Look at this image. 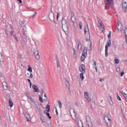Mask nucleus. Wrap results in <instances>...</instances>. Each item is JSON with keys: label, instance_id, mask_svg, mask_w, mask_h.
<instances>
[{"label": "nucleus", "instance_id": "nucleus-1", "mask_svg": "<svg viewBox=\"0 0 127 127\" xmlns=\"http://www.w3.org/2000/svg\"><path fill=\"white\" fill-rule=\"evenodd\" d=\"M62 29L65 32H68L69 31V26H70V23L67 21V20L63 19L62 21Z\"/></svg>", "mask_w": 127, "mask_h": 127}, {"label": "nucleus", "instance_id": "nucleus-2", "mask_svg": "<svg viewBox=\"0 0 127 127\" xmlns=\"http://www.w3.org/2000/svg\"><path fill=\"white\" fill-rule=\"evenodd\" d=\"M122 8L123 10L127 13V0H122Z\"/></svg>", "mask_w": 127, "mask_h": 127}, {"label": "nucleus", "instance_id": "nucleus-3", "mask_svg": "<svg viewBox=\"0 0 127 127\" xmlns=\"http://www.w3.org/2000/svg\"><path fill=\"white\" fill-rule=\"evenodd\" d=\"M51 11L49 14V18L51 20V21H54V22H55L54 13H53V11H52V8H51Z\"/></svg>", "mask_w": 127, "mask_h": 127}, {"label": "nucleus", "instance_id": "nucleus-4", "mask_svg": "<svg viewBox=\"0 0 127 127\" xmlns=\"http://www.w3.org/2000/svg\"><path fill=\"white\" fill-rule=\"evenodd\" d=\"M107 45H105V56L106 57H107V56H108V47H110V46H111V40H109L107 42Z\"/></svg>", "mask_w": 127, "mask_h": 127}, {"label": "nucleus", "instance_id": "nucleus-5", "mask_svg": "<svg viewBox=\"0 0 127 127\" xmlns=\"http://www.w3.org/2000/svg\"><path fill=\"white\" fill-rule=\"evenodd\" d=\"M108 3L105 5V8H110V5H114L115 3H114V0H106Z\"/></svg>", "mask_w": 127, "mask_h": 127}, {"label": "nucleus", "instance_id": "nucleus-6", "mask_svg": "<svg viewBox=\"0 0 127 127\" xmlns=\"http://www.w3.org/2000/svg\"><path fill=\"white\" fill-rule=\"evenodd\" d=\"M84 34H87V31L88 35H89V38H90V30H89V26H88V23L87 22H86V26L84 28Z\"/></svg>", "mask_w": 127, "mask_h": 127}, {"label": "nucleus", "instance_id": "nucleus-7", "mask_svg": "<svg viewBox=\"0 0 127 127\" xmlns=\"http://www.w3.org/2000/svg\"><path fill=\"white\" fill-rule=\"evenodd\" d=\"M26 96L27 98H28L30 101L35 104V105H36V104H37V102L34 101V99H33L32 97H31V96H30V94H29L28 93H26Z\"/></svg>", "mask_w": 127, "mask_h": 127}, {"label": "nucleus", "instance_id": "nucleus-8", "mask_svg": "<svg viewBox=\"0 0 127 127\" xmlns=\"http://www.w3.org/2000/svg\"><path fill=\"white\" fill-rule=\"evenodd\" d=\"M116 28H117L118 31H122V30H123L124 29L123 24L121 22H118V25H116Z\"/></svg>", "mask_w": 127, "mask_h": 127}, {"label": "nucleus", "instance_id": "nucleus-9", "mask_svg": "<svg viewBox=\"0 0 127 127\" xmlns=\"http://www.w3.org/2000/svg\"><path fill=\"white\" fill-rule=\"evenodd\" d=\"M25 32H26V27H23L22 33H23V38H24V39L27 40V35H26V33H25Z\"/></svg>", "mask_w": 127, "mask_h": 127}, {"label": "nucleus", "instance_id": "nucleus-10", "mask_svg": "<svg viewBox=\"0 0 127 127\" xmlns=\"http://www.w3.org/2000/svg\"><path fill=\"white\" fill-rule=\"evenodd\" d=\"M97 20L98 21V23L101 28H105V27L104 26V25H103V22L102 21V20L99 17H97Z\"/></svg>", "mask_w": 127, "mask_h": 127}, {"label": "nucleus", "instance_id": "nucleus-11", "mask_svg": "<svg viewBox=\"0 0 127 127\" xmlns=\"http://www.w3.org/2000/svg\"><path fill=\"white\" fill-rule=\"evenodd\" d=\"M2 85L3 86V88L4 89V90H5V91H7V90H8V86H7V83H6V82H3Z\"/></svg>", "mask_w": 127, "mask_h": 127}, {"label": "nucleus", "instance_id": "nucleus-12", "mask_svg": "<svg viewBox=\"0 0 127 127\" xmlns=\"http://www.w3.org/2000/svg\"><path fill=\"white\" fill-rule=\"evenodd\" d=\"M79 71H80V72H81V73H80V78L81 79V80L83 81V80H84V74H85V72H84V71H81V67H79Z\"/></svg>", "mask_w": 127, "mask_h": 127}, {"label": "nucleus", "instance_id": "nucleus-13", "mask_svg": "<svg viewBox=\"0 0 127 127\" xmlns=\"http://www.w3.org/2000/svg\"><path fill=\"white\" fill-rule=\"evenodd\" d=\"M32 88L34 89L35 92H36V93H39V89H38V87H37V86L33 84L32 85Z\"/></svg>", "mask_w": 127, "mask_h": 127}, {"label": "nucleus", "instance_id": "nucleus-14", "mask_svg": "<svg viewBox=\"0 0 127 127\" xmlns=\"http://www.w3.org/2000/svg\"><path fill=\"white\" fill-rule=\"evenodd\" d=\"M19 24L22 26V27H26L25 25H26V24H25V22L24 21H21L19 23Z\"/></svg>", "mask_w": 127, "mask_h": 127}, {"label": "nucleus", "instance_id": "nucleus-15", "mask_svg": "<svg viewBox=\"0 0 127 127\" xmlns=\"http://www.w3.org/2000/svg\"><path fill=\"white\" fill-rule=\"evenodd\" d=\"M25 117L26 119H27V122H29L30 120H31V118H30V116L28 114H25Z\"/></svg>", "mask_w": 127, "mask_h": 127}, {"label": "nucleus", "instance_id": "nucleus-16", "mask_svg": "<svg viewBox=\"0 0 127 127\" xmlns=\"http://www.w3.org/2000/svg\"><path fill=\"white\" fill-rule=\"evenodd\" d=\"M73 25L75 28H78L79 27V23H78V21H75V22H73Z\"/></svg>", "mask_w": 127, "mask_h": 127}, {"label": "nucleus", "instance_id": "nucleus-17", "mask_svg": "<svg viewBox=\"0 0 127 127\" xmlns=\"http://www.w3.org/2000/svg\"><path fill=\"white\" fill-rule=\"evenodd\" d=\"M9 105L10 108H12V107H13V103L12 102V100L11 99V98H9Z\"/></svg>", "mask_w": 127, "mask_h": 127}, {"label": "nucleus", "instance_id": "nucleus-18", "mask_svg": "<svg viewBox=\"0 0 127 127\" xmlns=\"http://www.w3.org/2000/svg\"><path fill=\"white\" fill-rule=\"evenodd\" d=\"M81 71H82V72H84V73H86V71H85V69H86V67H85V65L84 64H81Z\"/></svg>", "mask_w": 127, "mask_h": 127}, {"label": "nucleus", "instance_id": "nucleus-19", "mask_svg": "<svg viewBox=\"0 0 127 127\" xmlns=\"http://www.w3.org/2000/svg\"><path fill=\"white\" fill-rule=\"evenodd\" d=\"M71 20L73 22H75L77 21V18H76V16L74 15H72V16L71 17Z\"/></svg>", "mask_w": 127, "mask_h": 127}, {"label": "nucleus", "instance_id": "nucleus-20", "mask_svg": "<svg viewBox=\"0 0 127 127\" xmlns=\"http://www.w3.org/2000/svg\"><path fill=\"white\" fill-rule=\"evenodd\" d=\"M57 66L58 68H60V63H59V60L57 57L56 58Z\"/></svg>", "mask_w": 127, "mask_h": 127}, {"label": "nucleus", "instance_id": "nucleus-21", "mask_svg": "<svg viewBox=\"0 0 127 127\" xmlns=\"http://www.w3.org/2000/svg\"><path fill=\"white\" fill-rule=\"evenodd\" d=\"M37 54H39V52L38 51V49H34V55H36Z\"/></svg>", "mask_w": 127, "mask_h": 127}, {"label": "nucleus", "instance_id": "nucleus-22", "mask_svg": "<svg viewBox=\"0 0 127 127\" xmlns=\"http://www.w3.org/2000/svg\"><path fill=\"white\" fill-rule=\"evenodd\" d=\"M40 119L43 123V124L45 123V119H43V115H42V114H40Z\"/></svg>", "mask_w": 127, "mask_h": 127}, {"label": "nucleus", "instance_id": "nucleus-23", "mask_svg": "<svg viewBox=\"0 0 127 127\" xmlns=\"http://www.w3.org/2000/svg\"><path fill=\"white\" fill-rule=\"evenodd\" d=\"M28 69H27V71H29V72H30V73H32V68L31 67V66H30V65H28Z\"/></svg>", "mask_w": 127, "mask_h": 127}, {"label": "nucleus", "instance_id": "nucleus-24", "mask_svg": "<svg viewBox=\"0 0 127 127\" xmlns=\"http://www.w3.org/2000/svg\"><path fill=\"white\" fill-rule=\"evenodd\" d=\"M4 58V57L3 56V55L1 54H0V61L1 62H3Z\"/></svg>", "mask_w": 127, "mask_h": 127}, {"label": "nucleus", "instance_id": "nucleus-25", "mask_svg": "<svg viewBox=\"0 0 127 127\" xmlns=\"http://www.w3.org/2000/svg\"><path fill=\"white\" fill-rule=\"evenodd\" d=\"M7 29H5V34L6 36V39H8V32Z\"/></svg>", "mask_w": 127, "mask_h": 127}, {"label": "nucleus", "instance_id": "nucleus-26", "mask_svg": "<svg viewBox=\"0 0 127 127\" xmlns=\"http://www.w3.org/2000/svg\"><path fill=\"white\" fill-rule=\"evenodd\" d=\"M46 110H47V112H50V105L47 104V107H46Z\"/></svg>", "mask_w": 127, "mask_h": 127}, {"label": "nucleus", "instance_id": "nucleus-27", "mask_svg": "<svg viewBox=\"0 0 127 127\" xmlns=\"http://www.w3.org/2000/svg\"><path fill=\"white\" fill-rule=\"evenodd\" d=\"M46 115H47L48 118H49L50 119V120H51V119H52V117H51V116H50V114H49V112H48L46 113Z\"/></svg>", "mask_w": 127, "mask_h": 127}, {"label": "nucleus", "instance_id": "nucleus-28", "mask_svg": "<svg viewBox=\"0 0 127 127\" xmlns=\"http://www.w3.org/2000/svg\"><path fill=\"white\" fill-rule=\"evenodd\" d=\"M110 101H109V103L111 106L114 105V102H113V100H112V96H110Z\"/></svg>", "mask_w": 127, "mask_h": 127}, {"label": "nucleus", "instance_id": "nucleus-29", "mask_svg": "<svg viewBox=\"0 0 127 127\" xmlns=\"http://www.w3.org/2000/svg\"><path fill=\"white\" fill-rule=\"evenodd\" d=\"M105 123L107 124L108 127H112V123L111 122H107V121H105Z\"/></svg>", "mask_w": 127, "mask_h": 127}, {"label": "nucleus", "instance_id": "nucleus-30", "mask_svg": "<svg viewBox=\"0 0 127 127\" xmlns=\"http://www.w3.org/2000/svg\"><path fill=\"white\" fill-rule=\"evenodd\" d=\"M13 38L16 40V42H18V38H17V36H16V34L13 35Z\"/></svg>", "mask_w": 127, "mask_h": 127}, {"label": "nucleus", "instance_id": "nucleus-31", "mask_svg": "<svg viewBox=\"0 0 127 127\" xmlns=\"http://www.w3.org/2000/svg\"><path fill=\"white\" fill-rule=\"evenodd\" d=\"M84 96H85V98H88V97H89V93H88L87 91H85L84 92Z\"/></svg>", "mask_w": 127, "mask_h": 127}, {"label": "nucleus", "instance_id": "nucleus-32", "mask_svg": "<svg viewBox=\"0 0 127 127\" xmlns=\"http://www.w3.org/2000/svg\"><path fill=\"white\" fill-rule=\"evenodd\" d=\"M58 103L59 104V107L61 109L62 108V103H61V101H58Z\"/></svg>", "mask_w": 127, "mask_h": 127}, {"label": "nucleus", "instance_id": "nucleus-33", "mask_svg": "<svg viewBox=\"0 0 127 127\" xmlns=\"http://www.w3.org/2000/svg\"><path fill=\"white\" fill-rule=\"evenodd\" d=\"M115 62L116 64H119V63H120V61L119 60V59L118 58L115 59Z\"/></svg>", "mask_w": 127, "mask_h": 127}, {"label": "nucleus", "instance_id": "nucleus-34", "mask_svg": "<svg viewBox=\"0 0 127 127\" xmlns=\"http://www.w3.org/2000/svg\"><path fill=\"white\" fill-rule=\"evenodd\" d=\"M87 52H88V50L87 49V48L84 47V48H83V52L84 53H86V54H87Z\"/></svg>", "mask_w": 127, "mask_h": 127}, {"label": "nucleus", "instance_id": "nucleus-35", "mask_svg": "<svg viewBox=\"0 0 127 127\" xmlns=\"http://www.w3.org/2000/svg\"><path fill=\"white\" fill-rule=\"evenodd\" d=\"M85 58H85V57H82V56H81V58H80L81 61L82 62H84V61H85Z\"/></svg>", "mask_w": 127, "mask_h": 127}, {"label": "nucleus", "instance_id": "nucleus-36", "mask_svg": "<svg viewBox=\"0 0 127 127\" xmlns=\"http://www.w3.org/2000/svg\"><path fill=\"white\" fill-rule=\"evenodd\" d=\"M86 122H89L90 120V116H86Z\"/></svg>", "mask_w": 127, "mask_h": 127}, {"label": "nucleus", "instance_id": "nucleus-37", "mask_svg": "<svg viewBox=\"0 0 127 127\" xmlns=\"http://www.w3.org/2000/svg\"><path fill=\"white\" fill-rule=\"evenodd\" d=\"M83 26V23L82 22H79V28L80 29H82V27Z\"/></svg>", "mask_w": 127, "mask_h": 127}, {"label": "nucleus", "instance_id": "nucleus-38", "mask_svg": "<svg viewBox=\"0 0 127 127\" xmlns=\"http://www.w3.org/2000/svg\"><path fill=\"white\" fill-rule=\"evenodd\" d=\"M36 55V59H40V56L39 55V54H38L37 55Z\"/></svg>", "mask_w": 127, "mask_h": 127}, {"label": "nucleus", "instance_id": "nucleus-39", "mask_svg": "<svg viewBox=\"0 0 127 127\" xmlns=\"http://www.w3.org/2000/svg\"><path fill=\"white\" fill-rule=\"evenodd\" d=\"M117 96L118 100H119V101H122V99L121 98V97L119 96V94H118V93H117Z\"/></svg>", "mask_w": 127, "mask_h": 127}, {"label": "nucleus", "instance_id": "nucleus-40", "mask_svg": "<svg viewBox=\"0 0 127 127\" xmlns=\"http://www.w3.org/2000/svg\"><path fill=\"white\" fill-rule=\"evenodd\" d=\"M39 101L41 102V103H43V99H42V97L40 95L39 96Z\"/></svg>", "mask_w": 127, "mask_h": 127}, {"label": "nucleus", "instance_id": "nucleus-41", "mask_svg": "<svg viewBox=\"0 0 127 127\" xmlns=\"http://www.w3.org/2000/svg\"><path fill=\"white\" fill-rule=\"evenodd\" d=\"M107 118H110L108 115H104V121H106V120L107 119Z\"/></svg>", "mask_w": 127, "mask_h": 127}, {"label": "nucleus", "instance_id": "nucleus-42", "mask_svg": "<svg viewBox=\"0 0 127 127\" xmlns=\"http://www.w3.org/2000/svg\"><path fill=\"white\" fill-rule=\"evenodd\" d=\"M116 71H117V72H120L121 71V68L120 67V66H118L116 68Z\"/></svg>", "mask_w": 127, "mask_h": 127}, {"label": "nucleus", "instance_id": "nucleus-43", "mask_svg": "<svg viewBox=\"0 0 127 127\" xmlns=\"http://www.w3.org/2000/svg\"><path fill=\"white\" fill-rule=\"evenodd\" d=\"M86 55H87V54L86 53H82V55L81 56L83 57H85L86 58Z\"/></svg>", "mask_w": 127, "mask_h": 127}, {"label": "nucleus", "instance_id": "nucleus-44", "mask_svg": "<svg viewBox=\"0 0 127 127\" xmlns=\"http://www.w3.org/2000/svg\"><path fill=\"white\" fill-rule=\"evenodd\" d=\"M93 63H94V65L95 66V67H97V63H96V61H95V60H93Z\"/></svg>", "mask_w": 127, "mask_h": 127}, {"label": "nucleus", "instance_id": "nucleus-45", "mask_svg": "<svg viewBox=\"0 0 127 127\" xmlns=\"http://www.w3.org/2000/svg\"><path fill=\"white\" fill-rule=\"evenodd\" d=\"M111 32L110 31V33H109V34L108 35V37L109 39H111Z\"/></svg>", "mask_w": 127, "mask_h": 127}, {"label": "nucleus", "instance_id": "nucleus-46", "mask_svg": "<svg viewBox=\"0 0 127 127\" xmlns=\"http://www.w3.org/2000/svg\"><path fill=\"white\" fill-rule=\"evenodd\" d=\"M10 34H11V36H12V35H13V33H14V31H13V30H11V31H10Z\"/></svg>", "mask_w": 127, "mask_h": 127}, {"label": "nucleus", "instance_id": "nucleus-47", "mask_svg": "<svg viewBox=\"0 0 127 127\" xmlns=\"http://www.w3.org/2000/svg\"><path fill=\"white\" fill-rule=\"evenodd\" d=\"M106 120H108L109 123H111V122H112V120L110 119V117L109 118L107 117V119Z\"/></svg>", "mask_w": 127, "mask_h": 127}, {"label": "nucleus", "instance_id": "nucleus-48", "mask_svg": "<svg viewBox=\"0 0 127 127\" xmlns=\"http://www.w3.org/2000/svg\"><path fill=\"white\" fill-rule=\"evenodd\" d=\"M21 46L22 48H24V43H21Z\"/></svg>", "mask_w": 127, "mask_h": 127}, {"label": "nucleus", "instance_id": "nucleus-49", "mask_svg": "<svg viewBox=\"0 0 127 127\" xmlns=\"http://www.w3.org/2000/svg\"><path fill=\"white\" fill-rule=\"evenodd\" d=\"M124 74H125V72H124V71L121 72V77H123V76H124Z\"/></svg>", "mask_w": 127, "mask_h": 127}, {"label": "nucleus", "instance_id": "nucleus-50", "mask_svg": "<svg viewBox=\"0 0 127 127\" xmlns=\"http://www.w3.org/2000/svg\"><path fill=\"white\" fill-rule=\"evenodd\" d=\"M60 15V13H57V19H58V18H59V16Z\"/></svg>", "mask_w": 127, "mask_h": 127}, {"label": "nucleus", "instance_id": "nucleus-51", "mask_svg": "<svg viewBox=\"0 0 127 127\" xmlns=\"http://www.w3.org/2000/svg\"><path fill=\"white\" fill-rule=\"evenodd\" d=\"M88 127H93V124H92V122L90 123V124H88Z\"/></svg>", "mask_w": 127, "mask_h": 127}, {"label": "nucleus", "instance_id": "nucleus-52", "mask_svg": "<svg viewBox=\"0 0 127 127\" xmlns=\"http://www.w3.org/2000/svg\"><path fill=\"white\" fill-rule=\"evenodd\" d=\"M73 51H74V52H73V56H75V55H76V50H75V49L73 48Z\"/></svg>", "mask_w": 127, "mask_h": 127}, {"label": "nucleus", "instance_id": "nucleus-53", "mask_svg": "<svg viewBox=\"0 0 127 127\" xmlns=\"http://www.w3.org/2000/svg\"><path fill=\"white\" fill-rule=\"evenodd\" d=\"M30 79H31V78H33V74H32V73H30Z\"/></svg>", "mask_w": 127, "mask_h": 127}, {"label": "nucleus", "instance_id": "nucleus-54", "mask_svg": "<svg viewBox=\"0 0 127 127\" xmlns=\"http://www.w3.org/2000/svg\"><path fill=\"white\" fill-rule=\"evenodd\" d=\"M80 46H82V45L81 44V43L79 42L78 43V46H77L78 49H79V48L80 47Z\"/></svg>", "mask_w": 127, "mask_h": 127}, {"label": "nucleus", "instance_id": "nucleus-55", "mask_svg": "<svg viewBox=\"0 0 127 127\" xmlns=\"http://www.w3.org/2000/svg\"><path fill=\"white\" fill-rule=\"evenodd\" d=\"M56 113L57 116H58V111L57 110V108H56Z\"/></svg>", "mask_w": 127, "mask_h": 127}, {"label": "nucleus", "instance_id": "nucleus-56", "mask_svg": "<svg viewBox=\"0 0 127 127\" xmlns=\"http://www.w3.org/2000/svg\"><path fill=\"white\" fill-rule=\"evenodd\" d=\"M120 93H121V94H123V95H126V93L124 92L123 91H120Z\"/></svg>", "mask_w": 127, "mask_h": 127}, {"label": "nucleus", "instance_id": "nucleus-57", "mask_svg": "<svg viewBox=\"0 0 127 127\" xmlns=\"http://www.w3.org/2000/svg\"><path fill=\"white\" fill-rule=\"evenodd\" d=\"M9 27L11 29H13V26H12V25H10Z\"/></svg>", "mask_w": 127, "mask_h": 127}, {"label": "nucleus", "instance_id": "nucleus-58", "mask_svg": "<svg viewBox=\"0 0 127 127\" xmlns=\"http://www.w3.org/2000/svg\"><path fill=\"white\" fill-rule=\"evenodd\" d=\"M30 75V74L29 73H27L26 76H27V77H28V78H30V76H29Z\"/></svg>", "mask_w": 127, "mask_h": 127}, {"label": "nucleus", "instance_id": "nucleus-59", "mask_svg": "<svg viewBox=\"0 0 127 127\" xmlns=\"http://www.w3.org/2000/svg\"><path fill=\"white\" fill-rule=\"evenodd\" d=\"M124 32H125V35H126L125 38H127V32H126V31H125V30H124Z\"/></svg>", "mask_w": 127, "mask_h": 127}, {"label": "nucleus", "instance_id": "nucleus-60", "mask_svg": "<svg viewBox=\"0 0 127 127\" xmlns=\"http://www.w3.org/2000/svg\"><path fill=\"white\" fill-rule=\"evenodd\" d=\"M17 1H19L20 3H22V1L21 0H17Z\"/></svg>", "mask_w": 127, "mask_h": 127}, {"label": "nucleus", "instance_id": "nucleus-61", "mask_svg": "<svg viewBox=\"0 0 127 127\" xmlns=\"http://www.w3.org/2000/svg\"><path fill=\"white\" fill-rule=\"evenodd\" d=\"M36 13H37V12H35L34 14H33V17H34V16H35Z\"/></svg>", "mask_w": 127, "mask_h": 127}, {"label": "nucleus", "instance_id": "nucleus-62", "mask_svg": "<svg viewBox=\"0 0 127 127\" xmlns=\"http://www.w3.org/2000/svg\"><path fill=\"white\" fill-rule=\"evenodd\" d=\"M95 70H96V72H98V67L96 66V67H95Z\"/></svg>", "mask_w": 127, "mask_h": 127}, {"label": "nucleus", "instance_id": "nucleus-63", "mask_svg": "<svg viewBox=\"0 0 127 127\" xmlns=\"http://www.w3.org/2000/svg\"><path fill=\"white\" fill-rule=\"evenodd\" d=\"M73 15H75L74 14V12H71V17L73 16Z\"/></svg>", "mask_w": 127, "mask_h": 127}, {"label": "nucleus", "instance_id": "nucleus-64", "mask_svg": "<svg viewBox=\"0 0 127 127\" xmlns=\"http://www.w3.org/2000/svg\"><path fill=\"white\" fill-rule=\"evenodd\" d=\"M99 81L100 82H102V81H104V79H100Z\"/></svg>", "mask_w": 127, "mask_h": 127}]
</instances>
